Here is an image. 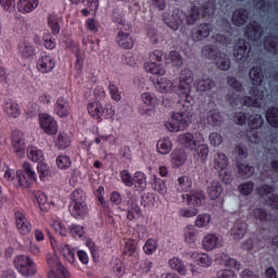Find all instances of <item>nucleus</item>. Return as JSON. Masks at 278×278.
<instances>
[{"label":"nucleus","mask_w":278,"mask_h":278,"mask_svg":"<svg viewBox=\"0 0 278 278\" xmlns=\"http://www.w3.org/2000/svg\"><path fill=\"white\" fill-rule=\"evenodd\" d=\"M72 202L71 203H86V192L81 189H76L71 194Z\"/></svg>","instance_id":"603ef678"},{"label":"nucleus","mask_w":278,"mask_h":278,"mask_svg":"<svg viewBox=\"0 0 278 278\" xmlns=\"http://www.w3.org/2000/svg\"><path fill=\"white\" fill-rule=\"evenodd\" d=\"M206 121L208 125H212L213 127H218V125L223 124V114H220V111L218 110H211L207 113Z\"/></svg>","instance_id":"7c9ffc66"},{"label":"nucleus","mask_w":278,"mask_h":278,"mask_svg":"<svg viewBox=\"0 0 278 278\" xmlns=\"http://www.w3.org/2000/svg\"><path fill=\"white\" fill-rule=\"evenodd\" d=\"M4 112L10 118H18L21 116V109H18V104L14 101L5 103Z\"/></svg>","instance_id":"f704fd0d"},{"label":"nucleus","mask_w":278,"mask_h":278,"mask_svg":"<svg viewBox=\"0 0 278 278\" xmlns=\"http://www.w3.org/2000/svg\"><path fill=\"white\" fill-rule=\"evenodd\" d=\"M267 123L271 125V127H278V109L271 108L266 113Z\"/></svg>","instance_id":"09e8293b"},{"label":"nucleus","mask_w":278,"mask_h":278,"mask_svg":"<svg viewBox=\"0 0 278 278\" xmlns=\"http://www.w3.org/2000/svg\"><path fill=\"white\" fill-rule=\"evenodd\" d=\"M223 239L216 236V233L206 235L202 241V244L206 251H214L217 247H220Z\"/></svg>","instance_id":"f3484780"},{"label":"nucleus","mask_w":278,"mask_h":278,"mask_svg":"<svg viewBox=\"0 0 278 278\" xmlns=\"http://www.w3.org/2000/svg\"><path fill=\"white\" fill-rule=\"evenodd\" d=\"M157 250V242L153 239H149L143 245V251L147 255H151Z\"/></svg>","instance_id":"680f3d73"},{"label":"nucleus","mask_w":278,"mask_h":278,"mask_svg":"<svg viewBox=\"0 0 278 278\" xmlns=\"http://www.w3.org/2000/svg\"><path fill=\"white\" fill-rule=\"evenodd\" d=\"M131 29L130 25H125V27H119V33L117 35V45L122 49H131L134 47V38L129 36V31Z\"/></svg>","instance_id":"9d476101"},{"label":"nucleus","mask_w":278,"mask_h":278,"mask_svg":"<svg viewBox=\"0 0 278 278\" xmlns=\"http://www.w3.org/2000/svg\"><path fill=\"white\" fill-rule=\"evenodd\" d=\"M27 157L31 160V162H42L45 154L37 147L30 146L27 148Z\"/></svg>","instance_id":"c9c22d12"},{"label":"nucleus","mask_w":278,"mask_h":278,"mask_svg":"<svg viewBox=\"0 0 278 278\" xmlns=\"http://www.w3.org/2000/svg\"><path fill=\"white\" fill-rule=\"evenodd\" d=\"M37 170L41 181H45V178L51 175V169L47 163H39L37 165Z\"/></svg>","instance_id":"4d7b16f0"},{"label":"nucleus","mask_w":278,"mask_h":278,"mask_svg":"<svg viewBox=\"0 0 278 278\" xmlns=\"http://www.w3.org/2000/svg\"><path fill=\"white\" fill-rule=\"evenodd\" d=\"M194 81V76L190 68H184L180 72L179 90H182L185 102L179 112L174 113L172 121L165 123V127L168 131H185L188 126L192 123V111L193 100L190 98L191 84Z\"/></svg>","instance_id":"f257e3e1"},{"label":"nucleus","mask_w":278,"mask_h":278,"mask_svg":"<svg viewBox=\"0 0 278 278\" xmlns=\"http://www.w3.org/2000/svg\"><path fill=\"white\" fill-rule=\"evenodd\" d=\"M192 188V180L188 176L178 178V190L181 192H188Z\"/></svg>","instance_id":"3c124183"},{"label":"nucleus","mask_w":278,"mask_h":278,"mask_svg":"<svg viewBox=\"0 0 278 278\" xmlns=\"http://www.w3.org/2000/svg\"><path fill=\"white\" fill-rule=\"evenodd\" d=\"M61 253L63 257L70 263H75V250L71 249V245L68 244H61L60 245Z\"/></svg>","instance_id":"79ce46f5"},{"label":"nucleus","mask_w":278,"mask_h":278,"mask_svg":"<svg viewBox=\"0 0 278 278\" xmlns=\"http://www.w3.org/2000/svg\"><path fill=\"white\" fill-rule=\"evenodd\" d=\"M121 179L123 184L126 185L128 188H131V186H134V178L127 169L121 172Z\"/></svg>","instance_id":"e2e57ef3"},{"label":"nucleus","mask_w":278,"mask_h":278,"mask_svg":"<svg viewBox=\"0 0 278 278\" xmlns=\"http://www.w3.org/2000/svg\"><path fill=\"white\" fill-rule=\"evenodd\" d=\"M37 8L38 0H20L17 2V10L22 14H29V12H34V10Z\"/></svg>","instance_id":"5701e85b"},{"label":"nucleus","mask_w":278,"mask_h":278,"mask_svg":"<svg viewBox=\"0 0 278 278\" xmlns=\"http://www.w3.org/2000/svg\"><path fill=\"white\" fill-rule=\"evenodd\" d=\"M186 12L179 9H174L172 13L163 14V22L169 29L177 31L179 29H186Z\"/></svg>","instance_id":"7ed1b4c3"},{"label":"nucleus","mask_w":278,"mask_h":278,"mask_svg":"<svg viewBox=\"0 0 278 278\" xmlns=\"http://www.w3.org/2000/svg\"><path fill=\"white\" fill-rule=\"evenodd\" d=\"M229 164L227 155L223 153H217L214 155L213 166L215 170H225Z\"/></svg>","instance_id":"2f4dec72"},{"label":"nucleus","mask_w":278,"mask_h":278,"mask_svg":"<svg viewBox=\"0 0 278 278\" xmlns=\"http://www.w3.org/2000/svg\"><path fill=\"white\" fill-rule=\"evenodd\" d=\"M232 55L235 58V62H238V64H244V62L251 58V43L244 39H238L235 42Z\"/></svg>","instance_id":"39448f33"},{"label":"nucleus","mask_w":278,"mask_h":278,"mask_svg":"<svg viewBox=\"0 0 278 278\" xmlns=\"http://www.w3.org/2000/svg\"><path fill=\"white\" fill-rule=\"evenodd\" d=\"M155 88L160 90V92H173L175 85L167 78H161L156 80Z\"/></svg>","instance_id":"473e14b6"},{"label":"nucleus","mask_w":278,"mask_h":278,"mask_svg":"<svg viewBox=\"0 0 278 278\" xmlns=\"http://www.w3.org/2000/svg\"><path fill=\"white\" fill-rule=\"evenodd\" d=\"M252 214L256 220H260V223H268V220H273V215L268 214L264 208H254Z\"/></svg>","instance_id":"c03bdc74"},{"label":"nucleus","mask_w":278,"mask_h":278,"mask_svg":"<svg viewBox=\"0 0 278 278\" xmlns=\"http://www.w3.org/2000/svg\"><path fill=\"white\" fill-rule=\"evenodd\" d=\"M249 77L252 81L253 87L249 90L251 97L245 96L241 98L242 105L245 108H262V101L264 99V91L260 89L264 81V71L260 66H253L250 68ZM253 97V98H252Z\"/></svg>","instance_id":"f03ea898"},{"label":"nucleus","mask_w":278,"mask_h":278,"mask_svg":"<svg viewBox=\"0 0 278 278\" xmlns=\"http://www.w3.org/2000/svg\"><path fill=\"white\" fill-rule=\"evenodd\" d=\"M194 151L201 162H205V160H207V155H210V148H207V144H199Z\"/></svg>","instance_id":"864d4df0"},{"label":"nucleus","mask_w":278,"mask_h":278,"mask_svg":"<svg viewBox=\"0 0 278 278\" xmlns=\"http://www.w3.org/2000/svg\"><path fill=\"white\" fill-rule=\"evenodd\" d=\"M152 188L153 190H155L156 192H159L160 194H166L167 192V188H166V184L164 182V180L160 179V178H154L152 181Z\"/></svg>","instance_id":"5fc2aeb1"},{"label":"nucleus","mask_w":278,"mask_h":278,"mask_svg":"<svg viewBox=\"0 0 278 278\" xmlns=\"http://www.w3.org/2000/svg\"><path fill=\"white\" fill-rule=\"evenodd\" d=\"M167 61L173 66H184V58H181V54L177 51H170L167 55Z\"/></svg>","instance_id":"de8ad7c7"},{"label":"nucleus","mask_w":278,"mask_h":278,"mask_svg":"<svg viewBox=\"0 0 278 278\" xmlns=\"http://www.w3.org/2000/svg\"><path fill=\"white\" fill-rule=\"evenodd\" d=\"M169 266L173 268V270H176V273H179V275H187L188 268H186V265L184 264V261L179 257H174L169 260Z\"/></svg>","instance_id":"e433bc0d"},{"label":"nucleus","mask_w":278,"mask_h":278,"mask_svg":"<svg viewBox=\"0 0 278 278\" xmlns=\"http://www.w3.org/2000/svg\"><path fill=\"white\" fill-rule=\"evenodd\" d=\"M182 199L187 205H201L202 201H205V193L203 191L190 192L182 194Z\"/></svg>","instance_id":"a211bd4d"},{"label":"nucleus","mask_w":278,"mask_h":278,"mask_svg":"<svg viewBox=\"0 0 278 278\" xmlns=\"http://www.w3.org/2000/svg\"><path fill=\"white\" fill-rule=\"evenodd\" d=\"M88 113L93 118H101L103 116V105L99 101H92L88 104Z\"/></svg>","instance_id":"72a5a7b5"},{"label":"nucleus","mask_w":278,"mask_h":278,"mask_svg":"<svg viewBox=\"0 0 278 278\" xmlns=\"http://www.w3.org/2000/svg\"><path fill=\"white\" fill-rule=\"evenodd\" d=\"M238 174L242 179H249V177H253L255 173V167L244 164L241 162H237Z\"/></svg>","instance_id":"bb28decb"},{"label":"nucleus","mask_w":278,"mask_h":278,"mask_svg":"<svg viewBox=\"0 0 278 278\" xmlns=\"http://www.w3.org/2000/svg\"><path fill=\"white\" fill-rule=\"evenodd\" d=\"M15 220H16V227L22 236H27L29 231H31V223L25 217V214L23 212L17 211L15 212Z\"/></svg>","instance_id":"ddd939ff"},{"label":"nucleus","mask_w":278,"mask_h":278,"mask_svg":"<svg viewBox=\"0 0 278 278\" xmlns=\"http://www.w3.org/2000/svg\"><path fill=\"white\" fill-rule=\"evenodd\" d=\"M12 144L13 149H15V153L17 157L25 156V137L23 136V131L14 130L12 135Z\"/></svg>","instance_id":"9b49d317"},{"label":"nucleus","mask_w":278,"mask_h":278,"mask_svg":"<svg viewBox=\"0 0 278 278\" xmlns=\"http://www.w3.org/2000/svg\"><path fill=\"white\" fill-rule=\"evenodd\" d=\"M264 47L266 51H269L270 53H278V38L273 36L266 37Z\"/></svg>","instance_id":"a18cd8bd"},{"label":"nucleus","mask_w":278,"mask_h":278,"mask_svg":"<svg viewBox=\"0 0 278 278\" xmlns=\"http://www.w3.org/2000/svg\"><path fill=\"white\" fill-rule=\"evenodd\" d=\"M202 55L206 60H217L220 52L214 46H204L202 49Z\"/></svg>","instance_id":"a19ab883"},{"label":"nucleus","mask_w":278,"mask_h":278,"mask_svg":"<svg viewBox=\"0 0 278 278\" xmlns=\"http://www.w3.org/2000/svg\"><path fill=\"white\" fill-rule=\"evenodd\" d=\"M146 71L148 73H152V75H159L160 77L166 75V70L161 64H157L155 62H150L146 64Z\"/></svg>","instance_id":"ea45409f"},{"label":"nucleus","mask_w":278,"mask_h":278,"mask_svg":"<svg viewBox=\"0 0 278 278\" xmlns=\"http://www.w3.org/2000/svg\"><path fill=\"white\" fill-rule=\"evenodd\" d=\"M113 21H114V23H117L118 29H121V27H125V25H129L123 18V13H121V11H118V10L113 11Z\"/></svg>","instance_id":"69168bd1"},{"label":"nucleus","mask_w":278,"mask_h":278,"mask_svg":"<svg viewBox=\"0 0 278 278\" xmlns=\"http://www.w3.org/2000/svg\"><path fill=\"white\" fill-rule=\"evenodd\" d=\"M73 162L71 161V156L68 155H60L56 157V166L61 170H66V168H71Z\"/></svg>","instance_id":"8fccbe9b"},{"label":"nucleus","mask_w":278,"mask_h":278,"mask_svg":"<svg viewBox=\"0 0 278 278\" xmlns=\"http://www.w3.org/2000/svg\"><path fill=\"white\" fill-rule=\"evenodd\" d=\"M232 25L236 27H243L249 21V11L244 9H237L231 16Z\"/></svg>","instance_id":"4468645a"},{"label":"nucleus","mask_w":278,"mask_h":278,"mask_svg":"<svg viewBox=\"0 0 278 278\" xmlns=\"http://www.w3.org/2000/svg\"><path fill=\"white\" fill-rule=\"evenodd\" d=\"M214 30V27L210 23H202L195 26L191 31V38L194 42H201L205 38H210V34Z\"/></svg>","instance_id":"0eeeda50"},{"label":"nucleus","mask_w":278,"mask_h":278,"mask_svg":"<svg viewBox=\"0 0 278 278\" xmlns=\"http://www.w3.org/2000/svg\"><path fill=\"white\" fill-rule=\"evenodd\" d=\"M156 149L161 155H168L173 151V141L168 138H163L157 141Z\"/></svg>","instance_id":"c756f323"},{"label":"nucleus","mask_w":278,"mask_h":278,"mask_svg":"<svg viewBox=\"0 0 278 278\" xmlns=\"http://www.w3.org/2000/svg\"><path fill=\"white\" fill-rule=\"evenodd\" d=\"M20 53L23 58H31L34 55V47L29 45H23L20 47Z\"/></svg>","instance_id":"774afa93"},{"label":"nucleus","mask_w":278,"mask_h":278,"mask_svg":"<svg viewBox=\"0 0 278 278\" xmlns=\"http://www.w3.org/2000/svg\"><path fill=\"white\" fill-rule=\"evenodd\" d=\"M178 143L181 147H185V149H194L197 147L198 142L194 140V135L191 132H184L177 137Z\"/></svg>","instance_id":"6ab92c4d"},{"label":"nucleus","mask_w":278,"mask_h":278,"mask_svg":"<svg viewBox=\"0 0 278 278\" xmlns=\"http://www.w3.org/2000/svg\"><path fill=\"white\" fill-rule=\"evenodd\" d=\"M55 147L58 149H68L71 147V137L66 132H60L55 140Z\"/></svg>","instance_id":"37998d69"},{"label":"nucleus","mask_w":278,"mask_h":278,"mask_svg":"<svg viewBox=\"0 0 278 278\" xmlns=\"http://www.w3.org/2000/svg\"><path fill=\"white\" fill-rule=\"evenodd\" d=\"M215 64L220 71H229L231 68V60L223 52H220L217 60H215Z\"/></svg>","instance_id":"4c0bfd02"},{"label":"nucleus","mask_w":278,"mask_h":278,"mask_svg":"<svg viewBox=\"0 0 278 278\" xmlns=\"http://www.w3.org/2000/svg\"><path fill=\"white\" fill-rule=\"evenodd\" d=\"M34 181H36V179L26 176L23 173V170H17L16 172V185H15V188H18V186L21 188H29L34 184Z\"/></svg>","instance_id":"cd10ccee"},{"label":"nucleus","mask_w":278,"mask_h":278,"mask_svg":"<svg viewBox=\"0 0 278 278\" xmlns=\"http://www.w3.org/2000/svg\"><path fill=\"white\" fill-rule=\"evenodd\" d=\"M48 266L51 269L52 274L59 271L64 278H68V270H66V267L62 265V262H60V257L58 256V254H52L48 257Z\"/></svg>","instance_id":"f8f14e48"},{"label":"nucleus","mask_w":278,"mask_h":278,"mask_svg":"<svg viewBox=\"0 0 278 278\" xmlns=\"http://www.w3.org/2000/svg\"><path fill=\"white\" fill-rule=\"evenodd\" d=\"M254 188H255V185L253 184V181H248L239 186V192L243 195H248L253 192Z\"/></svg>","instance_id":"0e129e2a"},{"label":"nucleus","mask_w":278,"mask_h":278,"mask_svg":"<svg viewBox=\"0 0 278 278\" xmlns=\"http://www.w3.org/2000/svg\"><path fill=\"white\" fill-rule=\"evenodd\" d=\"M248 225L242 220L235 222L230 233L235 240H242L247 233Z\"/></svg>","instance_id":"aec40b11"},{"label":"nucleus","mask_w":278,"mask_h":278,"mask_svg":"<svg viewBox=\"0 0 278 278\" xmlns=\"http://www.w3.org/2000/svg\"><path fill=\"white\" fill-rule=\"evenodd\" d=\"M70 214L74 218H86L88 216V204L87 203H71Z\"/></svg>","instance_id":"dca6fc26"},{"label":"nucleus","mask_w":278,"mask_h":278,"mask_svg":"<svg viewBox=\"0 0 278 278\" xmlns=\"http://www.w3.org/2000/svg\"><path fill=\"white\" fill-rule=\"evenodd\" d=\"M37 68L40 73H51V70L55 68V61H53V58L45 55L39 59Z\"/></svg>","instance_id":"412c9836"},{"label":"nucleus","mask_w":278,"mask_h":278,"mask_svg":"<svg viewBox=\"0 0 278 278\" xmlns=\"http://www.w3.org/2000/svg\"><path fill=\"white\" fill-rule=\"evenodd\" d=\"M201 17V11L199 10V7L193 5L190 8V10L186 13L185 17V28L188 27V25H195L197 21Z\"/></svg>","instance_id":"4be33fe9"},{"label":"nucleus","mask_w":278,"mask_h":278,"mask_svg":"<svg viewBox=\"0 0 278 278\" xmlns=\"http://www.w3.org/2000/svg\"><path fill=\"white\" fill-rule=\"evenodd\" d=\"M202 10L204 14L207 16H212L214 12H216V2L214 0H208L207 2H204L202 5Z\"/></svg>","instance_id":"13d9d810"},{"label":"nucleus","mask_w":278,"mask_h":278,"mask_svg":"<svg viewBox=\"0 0 278 278\" xmlns=\"http://www.w3.org/2000/svg\"><path fill=\"white\" fill-rule=\"evenodd\" d=\"M39 123L41 129L45 134H48V136H55V134H58V122L53 116L49 114H41L39 116Z\"/></svg>","instance_id":"423d86ee"},{"label":"nucleus","mask_w":278,"mask_h":278,"mask_svg":"<svg viewBox=\"0 0 278 278\" xmlns=\"http://www.w3.org/2000/svg\"><path fill=\"white\" fill-rule=\"evenodd\" d=\"M207 194L212 201H216L223 194V185H220V181L213 180L207 187Z\"/></svg>","instance_id":"b1692460"},{"label":"nucleus","mask_w":278,"mask_h":278,"mask_svg":"<svg viewBox=\"0 0 278 278\" xmlns=\"http://www.w3.org/2000/svg\"><path fill=\"white\" fill-rule=\"evenodd\" d=\"M216 88V81L210 77H202L195 80V89L198 92H210Z\"/></svg>","instance_id":"2eb2a0df"},{"label":"nucleus","mask_w":278,"mask_h":278,"mask_svg":"<svg viewBox=\"0 0 278 278\" xmlns=\"http://www.w3.org/2000/svg\"><path fill=\"white\" fill-rule=\"evenodd\" d=\"M55 113L60 118H66L68 116L70 111H68V101L64 98H59L55 103L54 108Z\"/></svg>","instance_id":"a878e982"},{"label":"nucleus","mask_w":278,"mask_h":278,"mask_svg":"<svg viewBox=\"0 0 278 278\" xmlns=\"http://www.w3.org/2000/svg\"><path fill=\"white\" fill-rule=\"evenodd\" d=\"M212 222V216L210 214H200L195 219V227L200 229L203 227H207Z\"/></svg>","instance_id":"6e6d98bb"},{"label":"nucleus","mask_w":278,"mask_h":278,"mask_svg":"<svg viewBox=\"0 0 278 278\" xmlns=\"http://www.w3.org/2000/svg\"><path fill=\"white\" fill-rule=\"evenodd\" d=\"M132 179H134V184H138L141 190H144V188H147V177H144V174L142 172L135 173V176Z\"/></svg>","instance_id":"bf43d9fd"},{"label":"nucleus","mask_w":278,"mask_h":278,"mask_svg":"<svg viewBox=\"0 0 278 278\" xmlns=\"http://www.w3.org/2000/svg\"><path fill=\"white\" fill-rule=\"evenodd\" d=\"M227 83H228V86H230V88H233L238 92H242V90H244V87L242 86L240 80H238V78H236L233 76H229L227 78Z\"/></svg>","instance_id":"052dcab7"},{"label":"nucleus","mask_w":278,"mask_h":278,"mask_svg":"<svg viewBox=\"0 0 278 278\" xmlns=\"http://www.w3.org/2000/svg\"><path fill=\"white\" fill-rule=\"evenodd\" d=\"M127 206H128V212H127V218L128 220H136V218H140V206L138 205V198L131 192L127 193Z\"/></svg>","instance_id":"1a4fd4ad"},{"label":"nucleus","mask_w":278,"mask_h":278,"mask_svg":"<svg viewBox=\"0 0 278 278\" xmlns=\"http://www.w3.org/2000/svg\"><path fill=\"white\" fill-rule=\"evenodd\" d=\"M195 231H194V226L192 225H188L186 228H185V240L186 242H194V236H195Z\"/></svg>","instance_id":"338daca9"},{"label":"nucleus","mask_w":278,"mask_h":278,"mask_svg":"<svg viewBox=\"0 0 278 278\" xmlns=\"http://www.w3.org/2000/svg\"><path fill=\"white\" fill-rule=\"evenodd\" d=\"M190 257L194 260V262H198L199 266H202V268H210V266H212V257L210 254L191 252Z\"/></svg>","instance_id":"393cba45"},{"label":"nucleus","mask_w":278,"mask_h":278,"mask_svg":"<svg viewBox=\"0 0 278 278\" xmlns=\"http://www.w3.org/2000/svg\"><path fill=\"white\" fill-rule=\"evenodd\" d=\"M186 160H188V154L184 150H174L172 153V162L176 165L177 168L179 166H184L186 164Z\"/></svg>","instance_id":"c85d7f7f"},{"label":"nucleus","mask_w":278,"mask_h":278,"mask_svg":"<svg viewBox=\"0 0 278 278\" xmlns=\"http://www.w3.org/2000/svg\"><path fill=\"white\" fill-rule=\"evenodd\" d=\"M250 129H260L264 125V117L260 114L250 115L248 119Z\"/></svg>","instance_id":"49530a36"},{"label":"nucleus","mask_w":278,"mask_h":278,"mask_svg":"<svg viewBox=\"0 0 278 278\" xmlns=\"http://www.w3.org/2000/svg\"><path fill=\"white\" fill-rule=\"evenodd\" d=\"M35 199H37V203L41 212H49L51 204H49V200L47 199V194H45V192L38 191L35 194Z\"/></svg>","instance_id":"58836bf2"},{"label":"nucleus","mask_w":278,"mask_h":278,"mask_svg":"<svg viewBox=\"0 0 278 278\" xmlns=\"http://www.w3.org/2000/svg\"><path fill=\"white\" fill-rule=\"evenodd\" d=\"M14 263L15 268L23 277H34L36 275V263L28 255H18Z\"/></svg>","instance_id":"20e7f679"},{"label":"nucleus","mask_w":278,"mask_h":278,"mask_svg":"<svg viewBox=\"0 0 278 278\" xmlns=\"http://www.w3.org/2000/svg\"><path fill=\"white\" fill-rule=\"evenodd\" d=\"M244 36L248 40L255 42L264 36V28L257 22H250L245 27Z\"/></svg>","instance_id":"6e6552de"}]
</instances>
